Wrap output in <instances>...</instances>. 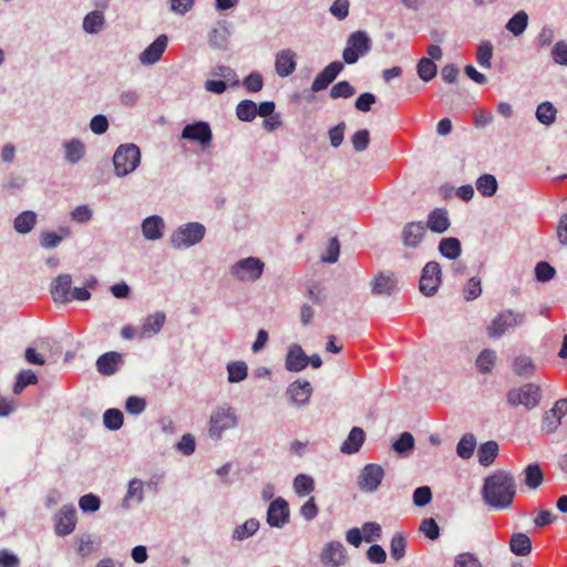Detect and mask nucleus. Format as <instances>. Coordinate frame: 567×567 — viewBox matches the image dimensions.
<instances>
[{
	"label": "nucleus",
	"instance_id": "25",
	"mask_svg": "<svg viewBox=\"0 0 567 567\" xmlns=\"http://www.w3.org/2000/svg\"><path fill=\"white\" fill-rule=\"evenodd\" d=\"M425 226L422 221L408 223L402 230V241L405 247H416L424 237Z\"/></svg>",
	"mask_w": 567,
	"mask_h": 567
},
{
	"label": "nucleus",
	"instance_id": "1",
	"mask_svg": "<svg viewBox=\"0 0 567 567\" xmlns=\"http://www.w3.org/2000/svg\"><path fill=\"white\" fill-rule=\"evenodd\" d=\"M516 495L514 476L506 471H497L484 480L482 497L485 504L494 509L512 506Z\"/></svg>",
	"mask_w": 567,
	"mask_h": 567
},
{
	"label": "nucleus",
	"instance_id": "27",
	"mask_svg": "<svg viewBox=\"0 0 567 567\" xmlns=\"http://www.w3.org/2000/svg\"><path fill=\"white\" fill-rule=\"evenodd\" d=\"M426 226L433 233L442 234L450 227L447 210L444 208H435L429 214Z\"/></svg>",
	"mask_w": 567,
	"mask_h": 567
},
{
	"label": "nucleus",
	"instance_id": "2",
	"mask_svg": "<svg viewBox=\"0 0 567 567\" xmlns=\"http://www.w3.org/2000/svg\"><path fill=\"white\" fill-rule=\"evenodd\" d=\"M237 423L236 410L228 404L219 405L212 412L209 417V436L219 440L225 431L236 427Z\"/></svg>",
	"mask_w": 567,
	"mask_h": 567
},
{
	"label": "nucleus",
	"instance_id": "31",
	"mask_svg": "<svg viewBox=\"0 0 567 567\" xmlns=\"http://www.w3.org/2000/svg\"><path fill=\"white\" fill-rule=\"evenodd\" d=\"M498 454V444L495 441H487L480 445L477 451L478 463L483 466H489Z\"/></svg>",
	"mask_w": 567,
	"mask_h": 567
},
{
	"label": "nucleus",
	"instance_id": "26",
	"mask_svg": "<svg viewBox=\"0 0 567 567\" xmlns=\"http://www.w3.org/2000/svg\"><path fill=\"white\" fill-rule=\"evenodd\" d=\"M164 220L162 217L154 215L145 218L142 223L143 236L148 240H157L163 237Z\"/></svg>",
	"mask_w": 567,
	"mask_h": 567
},
{
	"label": "nucleus",
	"instance_id": "10",
	"mask_svg": "<svg viewBox=\"0 0 567 567\" xmlns=\"http://www.w3.org/2000/svg\"><path fill=\"white\" fill-rule=\"evenodd\" d=\"M442 282L441 266L436 261H429L422 269L419 288L427 297L434 296Z\"/></svg>",
	"mask_w": 567,
	"mask_h": 567
},
{
	"label": "nucleus",
	"instance_id": "48",
	"mask_svg": "<svg viewBox=\"0 0 567 567\" xmlns=\"http://www.w3.org/2000/svg\"><path fill=\"white\" fill-rule=\"evenodd\" d=\"M103 423L106 429L116 431L123 425V413L117 409H109L103 414Z\"/></svg>",
	"mask_w": 567,
	"mask_h": 567
},
{
	"label": "nucleus",
	"instance_id": "30",
	"mask_svg": "<svg viewBox=\"0 0 567 567\" xmlns=\"http://www.w3.org/2000/svg\"><path fill=\"white\" fill-rule=\"evenodd\" d=\"M509 548L517 556H526L532 551L530 538L523 533L513 534L509 539Z\"/></svg>",
	"mask_w": 567,
	"mask_h": 567
},
{
	"label": "nucleus",
	"instance_id": "54",
	"mask_svg": "<svg viewBox=\"0 0 567 567\" xmlns=\"http://www.w3.org/2000/svg\"><path fill=\"white\" fill-rule=\"evenodd\" d=\"M393 450L399 454L410 452L414 447V437L409 432H403L392 444Z\"/></svg>",
	"mask_w": 567,
	"mask_h": 567
},
{
	"label": "nucleus",
	"instance_id": "47",
	"mask_svg": "<svg viewBox=\"0 0 567 567\" xmlns=\"http://www.w3.org/2000/svg\"><path fill=\"white\" fill-rule=\"evenodd\" d=\"M495 360L496 352L491 349H485L478 354L476 367L482 373H487L493 369Z\"/></svg>",
	"mask_w": 567,
	"mask_h": 567
},
{
	"label": "nucleus",
	"instance_id": "64",
	"mask_svg": "<svg viewBox=\"0 0 567 567\" xmlns=\"http://www.w3.org/2000/svg\"><path fill=\"white\" fill-rule=\"evenodd\" d=\"M551 56L555 63L567 65V43L564 41L557 42L553 47Z\"/></svg>",
	"mask_w": 567,
	"mask_h": 567
},
{
	"label": "nucleus",
	"instance_id": "43",
	"mask_svg": "<svg viewBox=\"0 0 567 567\" xmlns=\"http://www.w3.org/2000/svg\"><path fill=\"white\" fill-rule=\"evenodd\" d=\"M132 501L137 504L143 501V482L141 480L134 478L130 482L127 493L124 498V506L128 507Z\"/></svg>",
	"mask_w": 567,
	"mask_h": 567
},
{
	"label": "nucleus",
	"instance_id": "9",
	"mask_svg": "<svg viewBox=\"0 0 567 567\" xmlns=\"http://www.w3.org/2000/svg\"><path fill=\"white\" fill-rule=\"evenodd\" d=\"M384 475L385 472L381 465L375 463L367 464L358 475L357 485L362 492L373 493L381 485Z\"/></svg>",
	"mask_w": 567,
	"mask_h": 567
},
{
	"label": "nucleus",
	"instance_id": "58",
	"mask_svg": "<svg viewBox=\"0 0 567 567\" xmlns=\"http://www.w3.org/2000/svg\"><path fill=\"white\" fill-rule=\"evenodd\" d=\"M463 292L467 301L476 299L482 293L481 280L476 277H472L464 287Z\"/></svg>",
	"mask_w": 567,
	"mask_h": 567
},
{
	"label": "nucleus",
	"instance_id": "13",
	"mask_svg": "<svg viewBox=\"0 0 567 567\" xmlns=\"http://www.w3.org/2000/svg\"><path fill=\"white\" fill-rule=\"evenodd\" d=\"M312 392L313 390L309 381L297 380L288 386L286 394L290 403L305 406L309 403Z\"/></svg>",
	"mask_w": 567,
	"mask_h": 567
},
{
	"label": "nucleus",
	"instance_id": "52",
	"mask_svg": "<svg viewBox=\"0 0 567 567\" xmlns=\"http://www.w3.org/2000/svg\"><path fill=\"white\" fill-rule=\"evenodd\" d=\"M37 382H38V378L32 371H30V370L21 371L18 374L17 381L13 385V392L16 394H20L24 390L25 386L35 384Z\"/></svg>",
	"mask_w": 567,
	"mask_h": 567
},
{
	"label": "nucleus",
	"instance_id": "57",
	"mask_svg": "<svg viewBox=\"0 0 567 567\" xmlns=\"http://www.w3.org/2000/svg\"><path fill=\"white\" fill-rule=\"evenodd\" d=\"M212 74L215 76L224 78L225 81L229 82L231 86H237L239 84L236 72L229 66L219 65L212 71Z\"/></svg>",
	"mask_w": 567,
	"mask_h": 567
},
{
	"label": "nucleus",
	"instance_id": "60",
	"mask_svg": "<svg viewBox=\"0 0 567 567\" xmlns=\"http://www.w3.org/2000/svg\"><path fill=\"white\" fill-rule=\"evenodd\" d=\"M432 501V491L429 486L417 487L413 492V503L415 506L423 507Z\"/></svg>",
	"mask_w": 567,
	"mask_h": 567
},
{
	"label": "nucleus",
	"instance_id": "53",
	"mask_svg": "<svg viewBox=\"0 0 567 567\" xmlns=\"http://www.w3.org/2000/svg\"><path fill=\"white\" fill-rule=\"evenodd\" d=\"M355 90L348 81H340L334 84L330 90V96L332 99H349L354 95Z\"/></svg>",
	"mask_w": 567,
	"mask_h": 567
},
{
	"label": "nucleus",
	"instance_id": "16",
	"mask_svg": "<svg viewBox=\"0 0 567 567\" xmlns=\"http://www.w3.org/2000/svg\"><path fill=\"white\" fill-rule=\"evenodd\" d=\"M343 70V64L339 61H333L328 64L320 73L317 74L312 84V92H320L329 86L330 83L339 75Z\"/></svg>",
	"mask_w": 567,
	"mask_h": 567
},
{
	"label": "nucleus",
	"instance_id": "19",
	"mask_svg": "<svg viewBox=\"0 0 567 567\" xmlns=\"http://www.w3.org/2000/svg\"><path fill=\"white\" fill-rule=\"evenodd\" d=\"M166 321V316L163 311H156L148 315L142 322L138 329L140 339H148L157 334Z\"/></svg>",
	"mask_w": 567,
	"mask_h": 567
},
{
	"label": "nucleus",
	"instance_id": "56",
	"mask_svg": "<svg viewBox=\"0 0 567 567\" xmlns=\"http://www.w3.org/2000/svg\"><path fill=\"white\" fill-rule=\"evenodd\" d=\"M361 532L367 543H372L381 538V526L378 523L369 522L363 524Z\"/></svg>",
	"mask_w": 567,
	"mask_h": 567
},
{
	"label": "nucleus",
	"instance_id": "51",
	"mask_svg": "<svg viewBox=\"0 0 567 567\" xmlns=\"http://www.w3.org/2000/svg\"><path fill=\"white\" fill-rule=\"evenodd\" d=\"M406 547L405 537L401 533L393 535L390 544L391 557L395 560H400L404 557Z\"/></svg>",
	"mask_w": 567,
	"mask_h": 567
},
{
	"label": "nucleus",
	"instance_id": "55",
	"mask_svg": "<svg viewBox=\"0 0 567 567\" xmlns=\"http://www.w3.org/2000/svg\"><path fill=\"white\" fill-rule=\"evenodd\" d=\"M351 142L353 145L354 151L357 152H363L368 148L370 143V133L368 130H359L357 131L352 137Z\"/></svg>",
	"mask_w": 567,
	"mask_h": 567
},
{
	"label": "nucleus",
	"instance_id": "39",
	"mask_svg": "<svg viewBox=\"0 0 567 567\" xmlns=\"http://www.w3.org/2000/svg\"><path fill=\"white\" fill-rule=\"evenodd\" d=\"M476 446V439L472 433L464 434L456 445V454L464 460L472 457Z\"/></svg>",
	"mask_w": 567,
	"mask_h": 567
},
{
	"label": "nucleus",
	"instance_id": "28",
	"mask_svg": "<svg viewBox=\"0 0 567 567\" xmlns=\"http://www.w3.org/2000/svg\"><path fill=\"white\" fill-rule=\"evenodd\" d=\"M364 440V431L361 427L354 426L350 431L347 440L342 443L340 450L344 454H354L360 451Z\"/></svg>",
	"mask_w": 567,
	"mask_h": 567
},
{
	"label": "nucleus",
	"instance_id": "12",
	"mask_svg": "<svg viewBox=\"0 0 567 567\" xmlns=\"http://www.w3.org/2000/svg\"><path fill=\"white\" fill-rule=\"evenodd\" d=\"M76 525V511L72 505H64L55 515L54 529L58 536L70 535Z\"/></svg>",
	"mask_w": 567,
	"mask_h": 567
},
{
	"label": "nucleus",
	"instance_id": "45",
	"mask_svg": "<svg viewBox=\"0 0 567 567\" xmlns=\"http://www.w3.org/2000/svg\"><path fill=\"white\" fill-rule=\"evenodd\" d=\"M293 488L299 496H306L315 489V481L309 475L299 474L293 480Z\"/></svg>",
	"mask_w": 567,
	"mask_h": 567
},
{
	"label": "nucleus",
	"instance_id": "29",
	"mask_svg": "<svg viewBox=\"0 0 567 567\" xmlns=\"http://www.w3.org/2000/svg\"><path fill=\"white\" fill-rule=\"evenodd\" d=\"M63 146L65 150V161L71 164L80 162L85 155V145L79 138L65 141Z\"/></svg>",
	"mask_w": 567,
	"mask_h": 567
},
{
	"label": "nucleus",
	"instance_id": "44",
	"mask_svg": "<svg viewBox=\"0 0 567 567\" xmlns=\"http://www.w3.org/2000/svg\"><path fill=\"white\" fill-rule=\"evenodd\" d=\"M417 75L425 82L431 81L437 73L436 64L427 58H421L417 63Z\"/></svg>",
	"mask_w": 567,
	"mask_h": 567
},
{
	"label": "nucleus",
	"instance_id": "24",
	"mask_svg": "<svg viewBox=\"0 0 567 567\" xmlns=\"http://www.w3.org/2000/svg\"><path fill=\"white\" fill-rule=\"evenodd\" d=\"M123 364V357L118 352L110 351L96 360V370L102 375H113Z\"/></svg>",
	"mask_w": 567,
	"mask_h": 567
},
{
	"label": "nucleus",
	"instance_id": "7",
	"mask_svg": "<svg viewBox=\"0 0 567 567\" xmlns=\"http://www.w3.org/2000/svg\"><path fill=\"white\" fill-rule=\"evenodd\" d=\"M205 227L199 223H188L176 229L169 241L176 249L188 248L198 244L205 236Z\"/></svg>",
	"mask_w": 567,
	"mask_h": 567
},
{
	"label": "nucleus",
	"instance_id": "61",
	"mask_svg": "<svg viewBox=\"0 0 567 567\" xmlns=\"http://www.w3.org/2000/svg\"><path fill=\"white\" fill-rule=\"evenodd\" d=\"M248 92L256 93L262 89L264 80L260 73L252 72L243 82Z\"/></svg>",
	"mask_w": 567,
	"mask_h": 567
},
{
	"label": "nucleus",
	"instance_id": "46",
	"mask_svg": "<svg viewBox=\"0 0 567 567\" xmlns=\"http://www.w3.org/2000/svg\"><path fill=\"white\" fill-rule=\"evenodd\" d=\"M228 381L231 383L240 382L247 378L248 368L243 361L230 362L227 365Z\"/></svg>",
	"mask_w": 567,
	"mask_h": 567
},
{
	"label": "nucleus",
	"instance_id": "41",
	"mask_svg": "<svg viewBox=\"0 0 567 567\" xmlns=\"http://www.w3.org/2000/svg\"><path fill=\"white\" fill-rule=\"evenodd\" d=\"M513 370L519 377L529 378L535 372V364L529 357L519 355L514 360Z\"/></svg>",
	"mask_w": 567,
	"mask_h": 567
},
{
	"label": "nucleus",
	"instance_id": "22",
	"mask_svg": "<svg viewBox=\"0 0 567 567\" xmlns=\"http://www.w3.org/2000/svg\"><path fill=\"white\" fill-rule=\"evenodd\" d=\"M72 278L70 275H60L51 286V295L55 302L68 303L72 301L71 297Z\"/></svg>",
	"mask_w": 567,
	"mask_h": 567
},
{
	"label": "nucleus",
	"instance_id": "3",
	"mask_svg": "<svg viewBox=\"0 0 567 567\" xmlns=\"http://www.w3.org/2000/svg\"><path fill=\"white\" fill-rule=\"evenodd\" d=\"M141 162V152L135 144H123L113 155L115 175L124 177L134 172Z\"/></svg>",
	"mask_w": 567,
	"mask_h": 567
},
{
	"label": "nucleus",
	"instance_id": "35",
	"mask_svg": "<svg viewBox=\"0 0 567 567\" xmlns=\"http://www.w3.org/2000/svg\"><path fill=\"white\" fill-rule=\"evenodd\" d=\"M258 529L259 522L256 518L247 519L234 529L233 539L241 542L255 535Z\"/></svg>",
	"mask_w": 567,
	"mask_h": 567
},
{
	"label": "nucleus",
	"instance_id": "36",
	"mask_svg": "<svg viewBox=\"0 0 567 567\" xmlns=\"http://www.w3.org/2000/svg\"><path fill=\"white\" fill-rule=\"evenodd\" d=\"M104 22L103 13L95 10L85 16L83 20V29L85 32L94 34L102 30Z\"/></svg>",
	"mask_w": 567,
	"mask_h": 567
},
{
	"label": "nucleus",
	"instance_id": "62",
	"mask_svg": "<svg viewBox=\"0 0 567 567\" xmlns=\"http://www.w3.org/2000/svg\"><path fill=\"white\" fill-rule=\"evenodd\" d=\"M79 506L83 512H96L101 506V501L96 495L85 494L80 498Z\"/></svg>",
	"mask_w": 567,
	"mask_h": 567
},
{
	"label": "nucleus",
	"instance_id": "34",
	"mask_svg": "<svg viewBox=\"0 0 567 567\" xmlns=\"http://www.w3.org/2000/svg\"><path fill=\"white\" fill-rule=\"evenodd\" d=\"M544 475L538 464H529L524 470V483L530 489H536L542 485Z\"/></svg>",
	"mask_w": 567,
	"mask_h": 567
},
{
	"label": "nucleus",
	"instance_id": "37",
	"mask_svg": "<svg viewBox=\"0 0 567 567\" xmlns=\"http://www.w3.org/2000/svg\"><path fill=\"white\" fill-rule=\"evenodd\" d=\"M528 14L525 11H518L506 23V29L515 37L520 35L527 28Z\"/></svg>",
	"mask_w": 567,
	"mask_h": 567
},
{
	"label": "nucleus",
	"instance_id": "18",
	"mask_svg": "<svg viewBox=\"0 0 567 567\" xmlns=\"http://www.w3.org/2000/svg\"><path fill=\"white\" fill-rule=\"evenodd\" d=\"M347 560L344 546L340 542H331L321 553V561L331 567H339Z\"/></svg>",
	"mask_w": 567,
	"mask_h": 567
},
{
	"label": "nucleus",
	"instance_id": "6",
	"mask_svg": "<svg viewBox=\"0 0 567 567\" xmlns=\"http://www.w3.org/2000/svg\"><path fill=\"white\" fill-rule=\"evenodd\" d=\"M542 400L540 388L535 383H526L507 392V402L512 406L523 405L527 410L538 406Z\"/></svg>",
	"mask_w": 567,
	"mask_h": 567
},
{
	"label": "nucleus",
	"instance_id": "14",
	"mask_svg": "<svg viewBox=\"0 0 567 567\" xmlns=\"http://www.w3.org/2000/svg\"><path fill=\"white\" fill-rule=\"evenodd\" d=\"M182 137L184 140L198 142L203 146H207L212 142L213 134L208 123L196 122L193 124H187L183 128Z\"/></svg>",
	"mask_w": 567,
	"mask_h": 567
},
{
	"label": "nucleus",
	"instance_id": "4",
	"mask_svg": "<svg viewBox=\"0 0 567 567\" xmlns=\"http://www.w3.org/2000/svg\"><path fill=\"white\" fill-rule=\"evenodd\" d=\"M524 322L525 315L523 312L512 309L503 310L491 321L486 328V332L489 338L497 339L511 329L520 327Z\"/></svg>",
	"mask_w": 567,
	"mask_h": 567
},
{
	"label": "nucleus",
	"instance_id": "11",
	"mask_svg": "<svg viewBox=\"0 0 567 567\" xmlns=\"http://www.w3.org/2000/svg\"><path fill=\"white\" fill-rule=\"evenodd\" d=\"M567 413V399H559L554 406L543 415L542 430L554 433L561 424L563 416Z\"/></svg>",
	"mask_w": 567,
	"mask_h": 567
},
{
	"label": "nucleus",
	"instance_id": "21",
	"mask_svg": "<svg viewBox=\"0 0 567 567\" xmlns=\"http://www.w3.org/2000/svg\"><path fill=\"white\" fill-rule=\"evenodd\" d=\"M297 54L290 50L285 49L276 54L275 68L279 76L286 78L292 74L297 66Z\"/></svg>",
	"mask_w": 567,
	"mask_h": 567
},
{
	"label": "nucleus",
	"instance_id": "32",
	"mask_svg": "<svg viewBox=\"0 0 567 567\" xmlns=\"http://www.w3.org/2000/svg\"><path fill=\"white\" fill-rule=\"evenodd\" d=\"M37 223V214L31 210H25L19 214L13 221V227L19 234L30 233Z\"/></svg>",
	"mask_w": 567,
	"mask_h": 567
},
{
	"label": "nucleus",
	"instance_id": "49",
	"mask_svg": "<svg viewBox=\"0 0 567 567\" xmlns=\"http://www.w3.org/2000/svg\"><path fill=\"white\" fill-rule=\"evenodd\" d=\"M62 235H58L54 231H43L40 236V244L44 248H54L56 247L63 239V237L69 236L70 230L68 228H61Z\"/></svg>",
	"mask_w": 567,
	"mask_h": 567
},
{
	"label": "nucleus",
	"instance_id": "63",
	"mask_svg": "<svg viewBox=\"0 0 567 567\" xmlns=\"http://www.w3.org/2000/svg\"><path fill=\"white\" fill-rule=\"evenodd\" d=\"M454 567H483L478 558L471 553H462L456 556Z\"/></svg>",
	"mask_w": 567,
	"mask_h": 567
},
{
	"label": "nucleus",
	"instance_id": "33",
	"mask_svg": "<svg viewBox=\"0 0 567 567\" xmlns=\"http://www.w3.org/2000/svg\"><path fill=\"white\" fill-rule=\"evenodd\" d=\"M439 251L447 259L454 260L461 255V241L454 237L442 238L439 244Z\"/></svg>",
	"mask_w": 567,
	"mask_h": 567
},
{
	"label": "nucleus",
	"instance_id": "5",
	"mask_svg": "<svg viewBox=\"0 0 567 567\" xmlns=\"http://www.w3.org/2000/svg\"><path fill=\"white\" fill-rule=\"evenodd\" d=\"M372 41L365 31H355L347 39L342 59L347 64H354L361 56L370 52Z\"/></svg>",
	"mask_w": 567,
	"mask_h": 567
},
{
	"label": "nucleus",
	"instance_id": "50",
	"mask_svg": "<svg viewBox=\"0 0 567 567\" xmlns=\"http://www.w3.org/2000/svg\"><path fill=\"white\" fill-rule=\"evenodd\" d=\"M493 58V45L489 41H483L477 47L476 60L483 68H491Z\"/></svg>",
	"mask_w": 567,
	"mask_h": 567
},
{
	"label": "nucleus",
	"instance_id": "59",
	"mask_svg": "<svg viewBox=\"0 0 567 567\" xmlns=\"http://www.w3.org/2000/svg\"><path fill=\"white\" fill-rule=\"evenodd\" d=\"M420 532H422L431 540H434L440 536L439 525L433 518L423 519L420 524Z\"/></svg>",
	"mask_w": 567,
	"mask_h": 567
},
{
	"label": "nucleus",
	"instance_id": "8",
	"mask_svg": "<svg viewBox=\"0 0 567 567\" xmlns=\"http://www.w3.org/2000/svg\"><path fill=\"white\" fill-rule=\"evenodd\" d=\"M265 264L257 257H246L230 267V275L240 281H256L264 272Z\"/></svg>",
	"mask_w": 567,
	"mask_h": 567
},
{
	"label": "nucleus",
	"instance_id": "20",
	"mask_svg": "<svg viewBox=\"0 0 567 567\" xmlns=\"http://www.w3.org/2000/svg\"><path fill=\"white\" fill-rule=\"evenodd\" d=\"M168 39L162 34L155 39L141 54L140 61L144 65L154 64L162 58L165 49L167 48Z\"/></svg>",
	"mask_w": 567,
	"mask_h": 567
},
{
	"label": "nucleus",
	"instance_id": "38",
	"mask_svg": "<svg viewBox=\"0 0 567 567\" xmlns=\"http://www.w3.org/2000/svg\"><path fill=\"white\" fill-rule=\"evenodd\" d=\"M497 181L494 175L484 174L476 181V188L484 197L493 196L497 190Z\"/></svg>",
	"mask_w": 567,
	"mask_h": 567
},
{
	"label": "nucleus",
	"instance_id": "42",
	"mask_svg": "<svg viewBox=\"0 0 567 567\" xmlns=\"http://www.w3.org/2000/svg\"><path fill=\"white\" fill-rule=\"evenodd\" d=\"M236 115L243 122H250L257 115V104L251 100H244L236 107Z\"/></svg>",
	"mask_w": 567,
	"mask_h": 567
},
{
	"label": "nucleus",
	"instance_id": "40",
	"mask_svg": "<svg viewBox=\"0 0 567 567\" xmlns=\"http://www.w3.org/2000/svg\"><path fill=\"white\" fill-rule=\"evenodd\" d=\"M557 110L550 102H543L537 106L536 118L544 125L549 126L556 120Z\"/></svg>",
	"mask_w": 567,
	"mask_h": 567
},
{
	"label": "nucleus",
	"instance_id": "23",
	"mask_svg": "<svg viewBox=\"0 0 567 567\" xmlns=\"http://www.w3.org/2000/svg\"><path fill=\"white\" fill-rule=\"evenodd\" d=\"M309 364L308 355L299 344H291L288 349L285 367L288 371L300 372Z\"/></svg>",
	"mask_w": 567,
	"mask_h": 567
},
{
	"label": "nucleus",
	"instance_id": "15",
	"mask_svg": "<svg viewBox=\"0 0 567 567\" xmlns=\"http://www.w3.org/2000/svg\"><path fill=\"white\" fill-rule=\"evenodd\" d=\"M289 520V507L288 503L281 498L278 497L274 502L270 503L268 511H267V523L271 527H282L285 526Z\"/></svg>",
	"mask_w": 567,
	"mask_h": 567
},
{
	"label": "nucleus",
	"instance_id": "17",
	"mask_svg": "<svg viewBox=\"0 0 567 567\" xmlns=\"http://www.w3.org/2000/svg\"><path fill=\"white\" fill-rule=\"evenodd\" d=\"M372 293L375 296H391L398 290V280L392 272H380L371 282Z\"/></svg>",
	"mask_w": 567,
	"mask_h": 567
}]
</instances>
